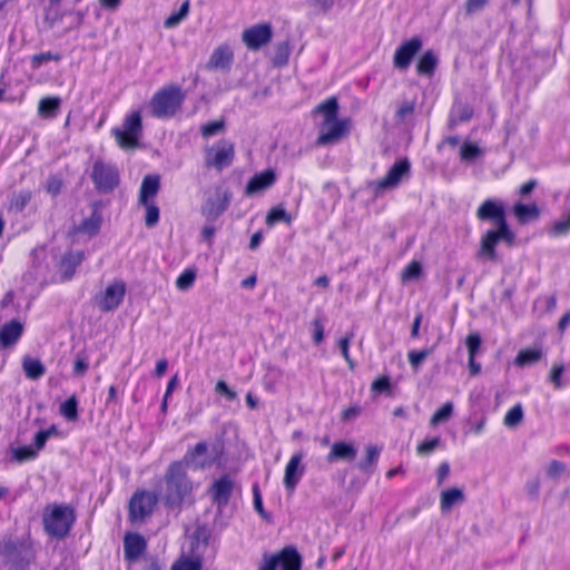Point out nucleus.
I'll return each instance as SVG.
<instances>
[{
	"instance_id": "f257e3e1",
	"label": "nucleus",
	"mask_w": 570,
	"mask_h": 570,
	"mask_svg": "<svg viewBox=\"0 0 570 570\" xmlns=\"http://www.w3.org/2000/svg\"><path fill=\"white\" fill-rule=\"evenodd\" d=\"M476 217L482 222H492L497 228L489 229L481 238L478 257L485 261H495V246L503 240L508 245L514 242V233L511 230L505 216L504 207L493 200H484L476 210Z\"/></svg>"
},
{
	"instance_id": "f03ea898",
	"label": "nucleus",
	"mask_w": 570,
	"mask_h": 570,
	"mask_svg": "<svg viewBox=\"0 0 570 570\" xmlns=\"http://www.w3.org/2000/svg\"><path fill=\"white\" fill-rule=\"evenodd\" d=\"M194 485L183 462H171L164 475L159 495L168 509H180L191 498Z\"/></svg>"
},
{
	"instance_id": "7ed1b4c3",
	"label": "nucleus",
	"mask_w": 570,
	"mask_h": 570,
	"mask_svg": "<svg viewBox=\"0 0 570 570\" xmlns=\"http://www.w3.org/2000/svg\"><path fill=\"white\" fill-rule=\"evenodd\" d=\"M76 519V511L71 505L65 503L47 504L42 511L43 531L50 538L63 540L69 535Z\"/></svg>"
},
{
	"instance_id": "20e7f679",
	"label": "nucleus",
	"mask_w": 570,
	"mask_h": 570,
	"mask_svg": "<svg viewBox=\"0 0 570 570\" xmlns=\"http://www.w3.org/2000/svg\"><path fill=\"white\" fill-rule=\"evenodd\" d=\"M185 97L180 86L175 83L164 86L154 94L149 101L153 116L158 119L174 117L180 110Z\"/></svg>"
},
{
	"instance_id": "39448f33",
	"label": "nucleus",
	"mask_w": 570,
	"mask_h": 570,
	"mask_svg": "<svg viewBox=\"0 0 570 570\" xmlns=\"http://www.w3.org/2000/svg\"><path fill=\"white\" fill-rule=\"evenodd\" d=\"M111 134L117 144L122 149H135L139 145V139L142 135L141 115L139 111H132L128 115L121 128H112Z\"/></svg>"
},
{
	"instance_id": "423d86ee",
	"label": "nucleus",
	"mask_w": 570,
	"mask_h": 570,
	"mask_svg": "<svg viewBox=\"0 0 570 570\" xmlns=\"http://www.w3.org/2000/svg\"><path fill=\"white\" fill-rule=\"evenodd\" d=\"M232 196V191L223 187H216L207 195L200 207V214L206 222L217 220L228 209Z\"/></svg>"
},
{
	"instance_id": "0eeeda50",
	"label": "nucleus",
	"mask_w": 570,
	"mask_h": 570,
	"mask_svg": "<svg viewBox=\"0 0 570 570\" xmlns=\"http://www.w3.org/2000/svg\"><path fill=\"white\" fill-rule=\"evenodd\" d=\"M205 165L208 168L223 170L233 164L235 146L227 139H220L213 146L205 147Z\"/></svg>"
},
{
	"instance_id": "6e6552de",
	"label": "nucleus",
	"mask_w": 570,
	"mask_h": 570,
	"mask_svg": "<svg viewBox=\"0 0 570 570\" xmlns=\"http://www.w3.org/2000/svg\"><path fill=\"white\" fill-rule=\"evenodd\" d=\"M159 498L156 493L147 490L136 491L129 500L128 512L131 522L144 521L150 517Z\"/></svg>"
},
{
	"instance_id": "1a4fd4ad",
	"label": "nucleus",
	"mask_w": 570,
	"mask_h": 570,
	"mask_svg": "<svg viewBox=\"0 0 570 570\" xmlns=\"http://www.w3.org/2000/svg\"><path fill=\"white\" fill-rule=\"evenodd\" d=\"M91 179L99 193H110L119 185V170L112 164L96 160L92 166Z\"/></svg>"
},
{
	"instance_id": "9d476101",
	"label": "nucleus",
	"mask_w": 570,
	"mask_h": 570,
	"mask_svg": "<svg viewBox=\"0 0 570 570\" xmlns=\"http://www.w3.org/2000/svg\"><path fill=\"white\" fill-rule=\"evenodd\" d=\"M411 175V163L404 157L396 160L389 169L386 175L373 183L376 191L396 188L402 180L407 179Z\"/></svg>"
},
{
	"instance_id": "9b49d317",
	"label": "nucleus",
	"mask_w": 570,
	"mask_h": 570,
	"mask_svg": "<svg viewBox=\"0 0 570 570\" xmlns=\"http://www.w3.org/2000/svg\"><path fill=\"white\" fill-rule=\"evenodd\" d=\"M423 41L420 37H412L403 41L395 50L393 56L394 68L401 71L407 70L413 58L420 52Z\"/></svg>"
},
{
	"instance_id": "f8f14e48",
	"label": "nucleus",
	"mask_w": 570,
	"mask_h": 570,
	"mask_svg": "<svg viewBox=\"0 0 570 570\" xmlns=\"http://www.w3.org/2000/svg\"><path fill=\"white\" fill-rule=\"evenodd\" d=\"M0 556L4 563L10 564L16 570H26L30 560L23 556L21 546L11 538L0 539Z\"/></svg>"
},
{
	"instance_id": "ddd939ff",
	"label": "nucleus",
	"mask_w": 570,
	"mask_h": 570,
	"mask_svg": "<svg viewBox=\"0 0 570 570\" xmlns=\"http://www.w3.org/2000/svg\"><path fill=\"white\" fill-rule=\"evenodd\" d=\"M125 294V283L117 281L109 284L104 293L96 296V303L100 311L111 312L118 308V306L122 303Z\"/></svg>"
},
{
	"instance_id": "4468645a",
	"label": "nucleus",
	"mask_w": 570,
	"mask_h": 570,
	"mask_svg": "<svg viewBox=\"0 0 570 570\" xmlns=\"http://www.w3.org/2000/svg\"><path fill=\"white\" fill-rule=\"evenodd\" d=\"M273 37L269 23H259L247 28L242 33V40L249 50H258L267 45Z\"/></svg>"
},
{
	"instance_id": "2eb2a0df",
	"label": "nucleus",
	"mask_w": 570,
	"mask_h": 570,
	"mask_svg": "<svg viewBox=\"0 0 570 570\" xmlns=\"http://www.w3.org/2000/svg\"><path fill=\"white\" fill-rule=\"evenodd\" d=\"M235 489V481L228 475L224 474L216 479L209 488V494L214 504L219 510H223L229 503L230 497Z\"/></svg>"
},
{
	"instance_id": "dca6fc26",
	"label": "nucleus",
	"mask_w": 570,
	"mask_h": 570,
	"mask_svg": "<svg viewBox=\"0 0 570 570\" xmlns=\"http://www.w3.org/2000/svg\"><path fill=\"white\" fill-rule=\"evenodd\" d=\"M304 458L303 452L294 453L285 468L284 487L288 492H294L302 476L304 475L305 468L302 465Z\"/></svg>"
},
{
	"instance_id": "f3484780",
	"label": "nucleus",
	"mask_w": 570,
	"mask_h": 570,
	"mask_svg": "<svg viewBox=\"0 0 570 570\" xmlns=\"http://www.w3.org/2000/svg\"><path fill=\"white\" fill-rule=\"evenodd\" d=\"M208 445L206 442H198L194 448L189 449L184 458L178 462H183L184 466H191L196 470L209 466L214 459L207 456Z\"/></svg>"
},
{
	"instance_id": "a211bd4d",
	"label": "nucleus",
	"mask_w": 570,
	"mask_h": 570,
	"mask_svg": "<svg viewBox=\"0 0 570 570\" xmlns=\"http://www.w3.org/2000/svg\"><path fill=\"white\" fill-rule=\"evenodd\" d=\"M276 181V174L273 169H266L255 174L246 185L245 194L253 196L272 187Z\"/></svg>"
},
{
	"instance_id": "6ab92c4d",
	"label": "nucleus",
	"mask_w": 570,
	"mask_h": 570,
	"mask_svg": "<svg viewBox=\"0 0 570 570\" xmlns=\"http://www.w3.org/2000/svg\"><path fill=\"white\" fill-rule=\"evenodd\" d=\"M347 119L335 118V120L331 121L328 125H323L327 127V130L318 135L317 145L324 146L340 140L347 131Z\"/></svg>"
},
{
	"instance_id": "aec40b11",
	"label": "nucleus",
	"mask_w": 570,
	"mask_h": 570,
	"mask_svg": "<svg viewBox=\"0 0 570 570\" xmlns=\"http://www.w3.org/2000/svg\"><path fill=\"white\" fill-rule=\"evenodd\" d=\"M282 570H302L303 558L296 547L286 546L276 553Z\"/></svg>"
},
{
	"instance_id": "412c9836",
	"label": "nucleus",
	"mask_w": 570,
	"mask_h": 570,
	"mask_svg": "<svg viewBox=\"0 0 570 570\" xmlns=\"http://www.w3.org/2000/svg\"><path fill=\"white\" fill-rule=\"evenodd\" d=\"M146 550V540L139 533H128L124 540L125 559L137 560Z\"/></svg>"
},
{
	"instance_id": "4be33fe9",
	"label": "nucleus",
	"mask_w": 570,
	"mask_h": 570,
	"mask_svg": "<svg viewBox=\"0 0 570 570\" xmlns=\"http://www.w3.org/2000/svg\"><path fill=\"white\" fill-rule=\"evenodd\" d=\"M85 254L81 250L67 252L60 261V273L62 281H70L76 272V268L83 262Z\"/></svg>"
},
{
	"instance_id": "5701e85b",
	"label": "nucleus",
	"mask_w": 570,
	"mask_h": 570,
	"mask_svg": "<svg viewBox=\"0 0 570 570\" xmlns=\"http://www.w3.org/2000/svg\"><path fill=\"white\" fill-rule=\"evenodd\" d=\"M357 454L356 448L352 443L347 442H335L328 454L326 461L328 463L337 461H353Z\"/></svg>"
},
{
	"instance_id": "b1692460",
	"label": "nucleus",
	"mask_w": 570,
	"mask_h": 570,
	"mask_svg": "<svg viewBox=\"0 0 570 570\" xmlns=\"http://www.w3.org/2000/svg\"><path fill=\"white\" fill-rule=\"evenodd\" d=\"M160 189V177L158 175H147L142 178L138 203L140 205H148V202L154 198Z\"/></svg>"
},
{
	"instance_id": "393cba45",
	"label": "nucleus",
	"mask_w": 570,
	"mask_h": 570,
	"mask_svg": "<svg viewBox=\"0 0 570 570\" xmlns=\"http://www.w3.org/2000/svg\"><path fill=\"white\" fill-rule=\"evenodd\" d=\"M23 326L18 320H11L0 327V343L8 347L13 345L22 335Z\"/></svg>"
},
{
	"instance_id": "a878e982",
	"label": "nucleus",
	"mask_w": 570,
	"mask_h": 570,
	"mask_svg": "<svg viewBox=\"0 0 570 570\" xmlns=\"http://www.w3.org/2000/svg\"><path fill=\"white\" fill-rule=\"evenodd\" d=\"M234 59V53L228 46H219L216 48L210 58L208 66L213 69L227 70Z\"/></svg>"
},
{
	"instance_id": "bb28decb",
	"label": "nucleus",
	"mask_w": 570,
	"mask_h": 570,
	"mask_svg": "<svg viewBox=\"0 0 570 570\" xmlns=\"http://www.w3.org/2000/svg\"><path fill=\"white\" fill-rule=\"evenodd\" d=\"M465 501V494L460 488H450L443 490L440 494V508L443 513L452 510L454 505L462 504Z\"/></svg>"
},
{
	"instance_id": "cd10ccee",
	"label": "nucleus",
	"mask_w": 570,
	"mask_h": 570,
	"mask_svg": "<svg viewBox=\"0 0 570 570\" xmlns=\"http://www.w3.org/2000/svg\"><path fill=\"white\" fill-rule=\"evenodd\" d=\"M439 63V58L433 50H426L419 58L416 63V72L420 76L432 77Z\"/></svg>"
},
{
	"instance_id": "c85d7f7f",
	"label": "nucleus",
	"mask_w": 570,
	"mask_h": 570,
	"mask_svg": "<svg viewBox=\"0 0 570 570\" xmlns=\"http://www.w3.org/2000/svg\"><path fill=\"white\" fill-rule=\"evenodd\" d=\"M61 106L59 97H43L38 102V115L45 119L56 118Z\"/></svg>"
},
{
	"instance_id": "c756f323",
	"label": "nucleus",
	"mask_w": 570,
	"mask_h": 570,
	"mask_svg": "<svg viewBox=\"0 0 570 570\" xmlns=\"http://www.w3.org/2000/svg\"><path fill=\"white\" fill-rule=\"evenodd\" d=\"M22 370L24 375L31 381H38L46 374V366L42 362L29 355L22 358Z\"/></svg>"
},
{
	"instance_id": "7c9ffc66",
	"label": "nucleus",
	"mask_w": 570,
	"mask_h": 570,
	"mask_svg": "<svg viewBox=\"0 0 570 570\" xmlns=\"http://www.w3.org/2000/svg\"><path fill=\"white\" fill-rule=\"evenodd\" d=\"M473 116V108L463 102H458L453 106L449 119V127L454 128L460 122L469 121Z\"/></svg>"
},
{
	"instance_id": "2f4dec72",
	"label": "nucleus",
	"mask_w": 570,
	"mask_h": 570,
	"mask_svg": "<svg viewBox=\"0 0 570 570\" xmlns=\"http://www.w3.org/2000/svg\"><path fill=\"white\" fill-rule=\"evenodd\" d=\"M101 222V215L97 210H94L91 215L85 218L77 227V232L95 236L100 230Z\"/></svg>"
},
{
	"instance_id": "473e14b6",
	"label": "nucleus",
	"mask_w": 570,
	"mask_h": 570,
	"mask_svg": "<svg viewBox=\"0 0 570 570\" xmlns=\"http://www.w3.org/2000/svg\"><path fill=\"white\" fill-rule=\"evenodd\" d=\"M315 111L324 115L323 125H328L331 121L335 120L338 112V101L336 97L327 98L316 107Z\"/></svg>"
},
{
	"instance_id": "72a5a7b5",
	"label": "nucleus",
	"mask_w": 570,
	"mask_h": 570,
	"mask_svg": "<svg viewBox=\"0 0 570 570\" xmlns=\"http://www.w3.org/2000/svg\"><path fill=\"white\" fill-rule=\"evenodd\" d=\"M541 357H542L541 348H539V347L523 348L518 353V355L515 357V364L521 367L529 366V365H532V364L537 363L538 361H540Z\"/></svg>"
},
{
	"instance_id": "f704fd0d",
	"label": "nucleus",
	"mask_w": 570,
	"mask_h": 570,
	"mask_svg": "<svg viewBox=\"0 0 570 570\" xmlns=\"http://www.w3.org/2000/svg\"><path fill=\"white\" fill-rule=\"evenodd\" d=\"M366 456L357 463V469L365 473H372V466L377 462L381 449L376 445L365 448Z\"/></svg>"
},
{
	"instance_id": "c9c22d12",
	"label": "nucleus",
	"mask_w": 570,
	"mask_h": 570,
	"mask_svg": "<svg viewBox=\"0 0 570 570\" xmlns=\"http://www.w3.org/2000/svg\"><path fill=\"white\" fill-rule=\"evenodd\" d=\"M190 10V1L185 0L177 12H173L170 16H168L164 21V27L166 29H173L176 28L183 20H185Z\"/></svg>"
},
{
	"instance_id": "e433bc0d",
	"label": "nucleus",
	"mask_w": 570,
	"mask_h": 570,
	"mask_svg": "<svg viewBox=\"0 0 570 570\" xmlns=\"http://www.w3.org/2000/svg\"><path fill=\"white\" fill-rule=\"evenodd\" d=\"M11 460L17 463H23L27 461H32L38 456L37 450H35L30 445L11 448L10 449Z\"/></svg>"
},
{
	"instance_id": "4c0bfd02",
	"label": "nucleus",
	"mask_w": 570,
	"mask_h": 570,
	"mask_svg": "<svg viewBox=\"0 0 570 570\" xmlns=\"http://www.w3.org/2000/svg\"><path fill=\"white\" fill-rule=\"evenodd\" d=\"M60 414L69 422H76L78 415V400L76 395H71L60 405Z\"/></svg>"
},
{
	"instance_id": "58836bf2",
	"label": "nucleus",
	"mask_w": 570,
	"mask_h": 570,
	"mask_svg": "<svg viewBox=\"0 0 570 570\" xmlns=\"http://www.w3.org/2000/svg\"><path fill=\"white\" fill-rule=\"evenodd\" d=\"M291 52H292V46L288 40L278 42L275 47V55L273 58V63L276 67H283V66L287 65Z\"/></svg>"
},
{
	"instance_id": "ea45409f",
	"label": "nucleus",
	"mask_w": 570,
	"mask_h": 570,
	"mask_svg": "<svg viewBox=\"0 0 570 570\" xmlns=\"http://www.w3.org/2000/svg\"><path fill=\"white\" fill-rule=\"evenodd\" d=\"M482 154H483V150L475 142H472V141L463 142L460 148V158L462 161H465V163H473Z\"/></svg>"
},
{
	"instance_id": "a19ab883",
	"label": "nucleus",
	"mask_w": 570,
	"mask_h": 570,
	"mask_svg": "<svg viewBox=\"0 0 570 570\" xmlns=\"http://www.w3.org/2000/svg\"><path fill=\"white\" fill-rule=\"evenodd\" d=\"M514 214L520 222H527L530 218H537L540 210L535 204H515Z\"/></svg>"
},
{
	"instance_id": "79ce46f5",
	"label": "nucleus",
	"mask_w": 570,
	"mask_h": 570,
	"mask_svg": "<svg viewBox=\"0 0 570 570\" xmlns=\"http://www.w3.org/2000/svg\"><path fill=\"white\" fill-rule=\"evenodd\" d=\"M523 415V407L518 403L507 412L503 423L507 428L514 429L522 422Z\"/></svg>"
},
{
	"instance_id": "37998d69",
	"label": "nucleus",
	"mask_w": 570,
	"mask_h": 570,
	"mask_svg": "<svg viewBox=\"0 0 570 570\" xmlns=\"http://www.w3.org/2000/svg\"><path fill=\"white\" fill-rule=\"evenodd\" d=\"M32 194L30 190H19L14 193L10 199V209L14 212H22L30 203Z\"/></svg>"
},
{
	"instance_id": "c03bdc74",
	"label": "nucleus",
	"mask_w": 570,
	"mask_h": 570,
	"mask_svg": "<svg viewBox=\"0 0 570 570\" xmlns=\"http://www.w3.org/2000/svg\"><path fill=\"white\" fill-rule=\"evenodd\" d=\"M279 222H284L289 225L292 217L283 207L275 206L268 212L266 216V224L273 226Z\"/></svg>"
},
{
	"instance_id": "a18cd8bd",
	"label": "nucleus",
	"mask_w": 570,
	"mask_h": 570,
	"mask_svg": "<svg viewBox=\"0 0 570 570\" xmlns=\"http://www.w3.org/2000/svg\"><path fill=\"white\" fill-rule=\"evenodd\" d=\"M336 0H308L307 4L312 9L313 14H326L332 10Z\"/></svg>"
},
{
	"instance_id": "49530a36",
	"label": "nucleus",
	"mask_w": 570,
	"mask_h": 570,
	"mask_svg": "<svg viewBox=\"0 0 570 570\" xmlns=\"http://www.w3.org/2000/svg\"><path fill=\"white\" fill-rule=\"evenodd\" d=\"M453 413V404L451 402L444 403L430 419L431 425H436L441 422L448 421Z\"/></svg>"
},
{
	"instance_id": "de8ad7c7",
	"label": "nucleus",
	"mask_w": 570,
	"mask_h": 570,
	"mask_svg": "<svg viewBox=\"0 0 570 570\" xmlns=\"http://www.w3.org/2000/svg\"><path fill=\"white\" fill-rule=\"evenodd\" d=\"M225 121L223 119L214 120L202 126L200 134L204 138H210L224 131Z\"/></svg>"
},
{
	"instance_id": "09e8293b",
	"label": "nucleus",
	"mask_w": 570,
	"mask_h": 570,
	"mask_svg": "<svg viewBox=\"0 0 570 570\" xmlns=\"http://www.w3.org/2000/svg\"><path fill=\"white\" fill-rule=\"evenodd\" d=\"M423 269L422 265L417 261H412L402 271V281L409 282L416 279L421 276Z\"/></svg>"
},
{
	"instance_id": "8fccbe9b",
	"label": "nucleus",
	"mask_w": 570,
	"mask_h": 570,
	"mask_svg": "<svg viewBox=\"0 0 570 570\" xmlns=\"http://www.w3.org/2000/svg\"><path fill=\"white\" fill-rule=\"evenodd\" d=\"M196 279V273L193 269H185L176 279V286L180 291L190 288Z\"/></svg>"
},
{
	"instance_id": "3c124183",
	"label": "nucleus",
	"mask_w": 570,
	"mask_h": 570,
	"mask_svg": "<svg viewBox=\"0 0 570 570\" xmlns=\"http://www.w3.org/2000/svg\"><path fill=\"white\" fill-rule=\"evenodd\" d=\"M170 570H202V561L199 559L181 558L171 566Z\"/></svg>"
},
{
	"instance_id": "603ef678",
	"label": "nucleus",
	"mask_w": 570,
	"mask_h": 570,
	"mask_svg": "<svg viewBox=\"0 0 570 570\" xmlns=\"http://www.w3.org/2000/svg\"><path fill=\"white\" fill-rule=\"evenodd\" d=\"M57 432L56 430V426H50L49 429L47 430H40L36 433L35 438H33V445H35V450L40 451L45 448L48 439L55 434Z\"/></svg>"
},
{
	"instance_id": "864d4df0",
	"label": "nucleus",
	"mask_w": 570,
	"mask_h": 570,
	"mask_svg": "<svg viewBox=\"0 0 570 570\" xmlns=\"http://www.w3.org/2000/svg\"><path fill=\"white\" fill-rule=\"evenodd\" d=\"M431 352H432L431 348H425V350H421V351H416V350L410 351L407 354V358H409L411 366L414 370H417L421 366V364L424 362V360L431 354Z\"/></svg>"
},
{
	"instance_id": "5fc2aeb1",
	"label": "nucleus",
	"mask_w": 570,
	"mask_h": 570,
	"mask_svg": "<svg viewBox=\"0 0 570 570\" xmlns=\"http://www.w3.org/2000/svg\"><path fill=\"white\" fill-rule=\"evenodd\" d=\"M146 207L145 225L148 228L155 227L159 222V208L157 205L148 202Z\"/></svg>"
},
{
	"instance_id": "6e6d98bb",
	"label": "nucleus",
	"mask_w": 570,
	"mask_h": 570,
	"mask_svg": "<svg viewBox=\"0 0 570 570\" xmlns=\"http://www.w3.org/2000/svg\"><path fill=\"white\" fill-rule=\"evenodd\" d=\"M441 443V438L435 436L423 441L416 448V453L422 456L430 455Z\"/></svg>"
},
{
	"instance_id": "4d7b16f0",
	"label": "nucleus",
	"mask_w": 570,
	"mask_h": 570,
	"mask_svg": "<svg viewBox=\"0 0 570 570\" xmlns=\"http://www.w3.org/2000/svg\"><path fill=\"white\" fill-rule=\"evenodd\" d=\"M481 336L479 333H472L466 336L465 344L469 351V357H475L481 347Z\"/></svg>"
},
{
	"instance_id": "13d9d810",
	"label": "nucleus",
	"mask_w": 570,
	"mask_h": 570,
	"mask_svg": "<svg viewBox=\"0 0 570 570\" xmlns=\"http://www.w3.org/2000/svg\"><path fill=\"white\" fill-rule=\"evenodd\" d=\"M371 389L374 393L391 394L392 386H391L390 377L389 376H380L379 379L373 381Z\"/></svg>"
},
{
	"instance_id": "bf43d9fd",
	"label": "nucleus",
	"mask_w": 570,
	"mask_h": 570,
	"mask_svg": "<svg viewBox=\"0 0 570 570\" xmlns=\"http://www.w3.org/2000/svg\"><path fill=\"white\" fill-rule=\"evenodd\" d=\"M253 495H254V509L256 512L265 520H269V514L265 511L263 505V499L257 484L253 485Z\"/></svg>"
},
{
	"instance_id": "052dcab7",
	"label": "nucleus",
	"mask_w": 570,
	"mask_h": 570,
	"mask_svg": "<svg viewBox=\"0 0 570 570\" xmlns=\"http://www.w3.org/2000/svg\"><path fill=\"white\" fill-rule=\"evenodd\" d=\"M352 337H353V333L338 340V347L341 350V353H342L343 357L345 358V361L348 363V366L351 370L354 368V362L351 358L350 352H348L350 342H351Z\"/></svg>"
},
{
	"instance_id": "680f3d73",
	"label": "nucleus",
	"mask_w": 570,
	"mask_h": 570,
	"mask_svg": "<svg viewBox=\"0 0 570 570\" xmlns=\"http://www.w3.org/2000/svg\"><path fill=\"white\" fill-rule=\"evenodd\" d=\"M59 59H60V57L58 55H55V53H52L50 51L41 52V53H37V55L32 56L31 65H32V68H39L45 62H48L50 60L58 61Z\"/></svg>"
},
{
	"instance_id": "e2e57ef3",
	"label": "nucleus",
	"mask_w": 570,
	"mask_h": 570,
	"mask_svg": "<svg viewBox=\"0 0 570 570\" xmlns=\"http://www.w3.org/2000/svg\"><path fill=\"white\" fill-rule=\"evenodd\" d=\"M278 567V559L276 553H264L258 570H276Z\"/></svg>"
},
{
	"instance_id": "0e129e2a",
	"label": "nucleus",
	"mask_w": 570,
	"mask_h": 570,
	"mask_svg": "<svg viewBox=\"0 0 570 570\" xmlns=\"http://www.w3.org/2000/svg\"><path fill=\"white\" fill-rule=\"evenodd\" d=\"M313 325V342L318 345L324 340V324L321 318H315L312 322Z\"/></svg>"
},
{
	"instance_id": "69168bd1",
	"label": "nucleus",
	"mask_w": 570,
	"mask_h": 570,
	"mask_svg": "<svg viewBox=\"0 0 570 570\" xmlns=\"http://www.w3.org/2000/svg\"><path fill=\"white\" fill-rule=\"evenodd\" d=\"M215 391L220 395H224L229 401H234L237 397V393L229 389L227 383L222 380L216 383Z\"/></svg>"
},
{
	"instance_id": "338daca9",
	"label": "nucleus",
	"mask_w": 570,
	"mask_h": 570,
	"mask_svg": "<svg viewBox=\"0 0 570 570\" xmlns=\"http://www.w3.org/2000/svg\"><path fill=\"white\" fill-rule=\"evenodd\" d=\"M564 371V366L562 364H554L550 371V381L553 383L556 389L562 387L561 376Z\"/></svg>"
},
{
	"instance_id": "774afa93",
	"label": "nucleus",
	"mask_w": 570,
	"mask_h": 570,
	"mask_svg": "<svg viewBox=\"0 0 570 570\" xmlns=\"http://www.w3.org/2000/svg\"><path fill=\"white\" fill-rule=\"evenodd\" d=\"M567 471V465L558 460H553L548 469V475L552 479L558 478L560 474Z\"/></svg>"
}]
</instances>
